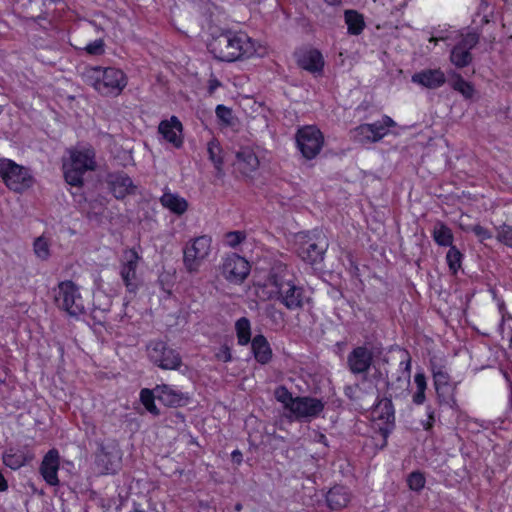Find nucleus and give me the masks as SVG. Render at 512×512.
<instances>
[{
  "label": "nucleus",
  "mask_w": 512,
  "mask_h": 512,
  "mask_svg": "<svg viewBox=\"0 0 512 512\" xmlns=\"http://www.w3.org/2000/svg\"><path fill=\"white\" fill-rule=\"evenodd\" d=\"M209 49L214 57L226 62L250 58L256 53L253 40L243 32H225L216 37Z\"/></svg>",
  "instance_id": "1"
},
{
  "label": "nucleus",
  "mask_w": 512,
  "mask_h": 512,
  "mask_svg": "<svg viewBox=\"0 0 512 512\" xmlns=\"http://www.w3.org/2000/svg\"><path fill=\"white\" fill-rule=\"evenodd\" d=\"M83 75L86 82L104 96H118L127 86L124 72L114 67H87Z\"/></svg>",
  "instance_id": "2"
},
{
  "label": "nucleus",
  "mask_w": 512,
  "mask_h": 512,
  "mask_svg": "<svg viewBox=\"0 0 512 512\" xmlns=\"http://www.w3.org/2000/svg\"><path fill=\"white\" fill-rule=\"evenodd\" d=\"M270 282L275 287L276 299L289 310L301 309L307 300L304 289L294 284L285 266L272 269Z\"/></svg>",
  "instance_id": "3"
},
{
  "label": "nucleus",
  "mask_w": 512,
  "mask_h": 512,
  "mask_svg": "<svg viewBox=\"0 0 512 512\" xmlns=\"http://www.w3.org/2000/svg\"><path fill=\"white\" fill-rule=\"evenodd\" d=\"M64 176L69 185L81 186L83 175L96 168L95 151L91 148L70 151V161L64 164Z\"/></svg>",
  "instance_id": "4"
},
{
  "label": "nucleus",
  "mask_w": 512,
  "mask_h": 512,
  "mask_svg": "<svg viewBox=\"0 0 512 512\" xmlns=\"http://www.w3.org/2000/svg\"><path fill=\"white\" fill-rule=\"evenodd\" d=\"M0 177L15 192H22L33 184L29 170L9 159H0Z\"/></svg>",
  "instance_id": "5"
},
{
  "label": "nucleus",
  "mask_w": 512,
  "mask_h": 512,
  "mask_svg": "<svg viewBox=\"0 0 512 512\" xmlns=\"http://www.w3.org/2000/svg\"><path fill=\"white\" fill-rule=\"evenodd\" d=\"M54 300L60 309L71 316H78L84 312V304L79 288L73 281L60 282L55 289Z\"/></svg>",
  "instance_id": "6"
},
{
  "label": "nucleus",
  "mask_w": 512,
  "mask_h": 512,
  "mask_svg": "<svg viewBox=\"0 0 512 512\" xmlns=\"http://www.w3.org/2000/svg\"><path fill=\"white\" fill-rule=\"evenodd\" d=\"M211 249V238L203 235L195 238L183 251V263L189 273H197Z\"/></svg>",
  "instance_id": "7"
},
{
  "label": "nucleus",
  "mask_w": 512,
  "mask_h": 512,
  "mask_svg": "<svg viewBox=\"0 0 512 512\" xmlns=\"http://www.w3.org/2000/svg\"><path fill=\"white\" fill-rule=\"evenodd\" d=\"M296 143L303 157L311 160L320 153L324 144V137L317 127L305 126L297 131Z\"/></svg>",
  "instance_id": "8"
},
{
  "label": "nucleus",
  "mask_w": 512,
  "mask_h": 512,
  "mask_svg": "<svg viewBox=\"0 0 512 512\" xmlns=\"http://www.w3.org/2000/svg\"><path fill=\"white\" fill-rule=\"evenodd\" d=\"M395 124L392 118L384 116L380 121L357 126L351 130V134L354 141L360 144L378 142L388 133V128L394 127Z\"/></svg>",
  "instance_id": "9"
},
{
  "label": "nucleus",
  "mask_w": 512,
  "mask_h": 512,
  "mask_svg": "<svg viewBox=\"0 0 512 512\" xmlns=\"http://www.w3.org/2000/svg\"><path fill=\"white\" fill-rule=\"evenodd\" d=\"M479 39L480 35L475 31L462 33L459 41L450 51V62L457 68H464L470 65L473 60L470 51L478 44Z\"/></svg>",
  "instance_id": "10"
},
{
  "label": "nucleus",
  "mask_w": 512,
  "mask_h": 512,
  "mask_svg": "<svg viewBox=\"0 0 512 512\" xmlns=\"http://www.w3.org/2000/svg\"><path fill=\"white\" fill-rule=\"evenodd\" d=\"M147 351L149 359L162 369L176 370L182 363L179 353L168 347L163 341L150 342Z\"/></svg>",
  "instance_id": "11"
},
{
  "label": "nucleus",
  "mask_w": 512,
  "mask_h": 512,
  "mask_svg": "<svg viewBox=\"0 0 512 512\" xmlns=\"http://www.w3.org/2000/svg\"><path fill=\"white\" fill-rule=\"evenodd\" d=\"M324 410V403L312 397H295L291 403V414L297 420L310 421Z\"/></svg>",
  "instance_id": "12"
},
{
  "label": "nucleus",
  "mask_w": 512,
  "mask_h": 512,
  "mask_svg": "<svg viewBox=\"0 0 512 512\" xmlns=\"http://www.w3.org/2000/svg\"><path fill=\"white\" fill-rule=\"evenodd\" d=\"M250 265L237 254L228 255L221 266L222 275L232 283H241L249 274Z\"/></svg>",
  "instance_id": "13"
},
{
  "label": "nucleus",
  "mask_w": 512,
  "mask_h": 512,
  "mask_svg": "<svg viewBox=\"0 0 512 512\" xmlns=\"http://www.w3.org/2000/svg\"><path fill=\"white\" fill-rule=\"evenodd\" d=\"M106 182L115 198L123 199L127 195L134 194L136 186L132 179L124 172H112L106 177Z\"/></svg>",
  "instance_id": "14"
},
{
  "label": "nucleus",
  "mask_w": 512,
  "mask_h": 512,
  "mask_svg": "<svg viewBox=\"0 0 512 512\" xmlns=\"http://www.w3.org/2000/svg\"><path fill=\"white\" fill-rule=\"evenodd\" d=\"M125 262L121 266L120 275L129 292H135L138 288L137 265L139 256L136 251L125 252Z\"/></svg>",
  "instance_id": "15"
},
{
  "label": "nucleus",
  "mask_w": 512,
  "mask_h": 512,
  "mask_svg": "<svg viewBox=\"0 0 512 512\" xmlns=\"http://www.w3.org/2000/svg\"><path fill=\"white\" fill-rule=\"evenodd\" d=\"M373 360L372 352L363 346L353 349L347 358L349 369L354 374L367 373Z\"/></svg>",
  "instance_id": "16"
},
{
  "label": "nucleus",
  "mask_w": 512,
  "mask_h": 512,
  "mask_svg": "<svg viewBox=\"0 0 512 512\" xmlns=\"http://www.w3.org/2000/svg\"><path fill=\"white\" fill-rule=\"evenodd\" d=\"M260 165V161L249 147H242L236 152L235 168L244 176H251Z\"/></svg>",
  "instance_id": "17"
},
{
  "label": "nucleus",
  "mask_w": 512,
  "mask_h": 512,
  "mask_svg": "<svg viewBox=\"0 0 512 512\" xmlns=\"http://www.w3.org/2000/svg\"><path fill=\"white\" fill-rule=\"evenodd\" d=\"M158 131L166 141L173 144L176 148L182 146V124L176 116H172L170 120L161 121Z\"/></svg>",
  "instance_id": "18"
},
{
  "label": "nucleus",
  "mask_w": 512,
  "mask_h": 512,
  "mask_svg": "<svg viewBox=\"0 0 512 512\" xmlns=\"http://www.w3.org/2000/svg\"><path fill=\"white\" fill-rule=\"evenodd\" d=\"M157 398L169 407L184 406L189 401V396L167 384L158 385L155 388Z\"/></svg>",
  "instance_id": "19"
},
{
  "label": "nucleus",
  "mask_w": 512,
  "mask_h": 512,
  "mask_svg": "<svg viewBox=\"0 0 512 512\" xmlns=\"http://www.w3.org/2000/svg\"><path fill=\"white\" fill-rule=\"evenodd\" d=\"M300 239L298 254L305 262L314 264L323 260L326 244L319 245L311 239L306 240L305 236H300Z\"/></svg>",
  "instance_id": "20"
},
{
  "label": "nucleus",
  "mask_w": 512,
  "mask_h": 512,
  "mask_svg": "<svg viewBox=\"0 0 512 512\" xmlns=\"http://www.w3.org/2000/svg\"><path fill=\"white\" fill-rule=\"evenodd\" d=\"M413 83L428 89H437L446 82L444 72L438 69H425L412 75Z\"/></svg>",
  "instance_id": "21"
},
{
  "label": "nucleus",
  "mask_w": 512,
  "mask_h": 512,
  "mask_svg": "<svg viewBox=\"0 0 512 512\" xmlns=\"http://www.w3.org/2000/svg\"><path fill=\"white\" fill-rule=\"evenodd\" d=\"M59 469V454L55 449L50 450L43 458L40 472L44 480L51 486L58 485L57 472Z\"/></svg>",
  "instance_id": "22"
},
{
  "label": "nucleus",
  "mask_w": 512,
  "mask_h": 512,
  "mask_svg": "<svg viewBox=\"0 0 512 512\" xmlns=\"http://www.w3.org/2000/svg\"><path fill=\"white\" fill-rule=\"evenodd\" d=\"M297 63L302 69L311 73H321L324 67L322 54L316 49L301 52Z\"/></svg>",
  "instance_id": "23"
},
{
  "label": "nucleus",
  "mask_w": 512,
  "mask_h": 512,
  "mask_svg": "<svg viewBox=\"0 0 512 512\" xmlns=\"http://www.w3.org/2000/svg\"><path fill=\"white\" fill-rule=\"evenodd\" d=\"M160 203L164 208L176 215H182L188 209V202L186 199L179 196L177 193H172L170 191L164 192L160 197Z\"/></svg>",
  "instance_id": "24"
},
{
  "label": "nucleus",
  "mask_w": 512,
  "mask_h": 512,
  "mask_svg": "<svg viewBox=\"0 0 512 512\" xmlns=\"http://www.w3.org/2000/svg\"><path fill=\"white\" fill-rule=\"evenodd\" d=\"M252 351L255 359L261 363L266 364L271 360L272 350L267 339L262 335H256L251 341Z\"/></svg>",
  "instance_id": "25"
},
{
  "label": "nucleus",
  "mask_w": 512,
  "mask_h": 512,
  "mask_svg": "<svg viewBox=\"0 0 512 512\" xmlns=\"http://www.w3.org/2000/svg\"><path fill=\"white\" fill-rule=\"evenodd\" d=\"M326 501L331 509H342L350 502V494L345 487L334 486L328 491Z\"/></svg>",
  "instance_id": "26"
},
{
  "label": "nucleus",
  "mask_w": 512,
  "mask_h": 512,
  "mask_svg": "<svg viewBox=\"0 0 512 512\" xmlns=\"http://www.w3.org/2000/svg\"><path fill=\"white\" fill-rule=\"evenodd\" d=\"M373 417L384 421L385 423H393L394 407L390 398L381 399L372 411Z\"/></svg>",
  "instance_id": "27"
},
{
  "label": "nucleus",
  "mask_w": 512,
  "mask_h": 512,
  "mask_svg": "<svg viewBox=\"0 0 512 512\" xmlns=\"http://www.w3.org/2000/svg\"><path fill=\"white\" fill-rule=\"evenodd\" d=\"M432 236H433L434 241L440 246H444V247L453 246L452 243H453L454 237H453L452 230L447 225H445L443 222H440V221L436 222V224L434 225L433 231H432Z\"/></svg>",
  "instance_id": "28"
},
{
  "label": "nucleus",
  "mask_w": 512,
  "mask_h": 512,
  "mask_svg": "<svg viewBox=\"0 0 512 512\" xmlns=\"http://www.w3.org/2000/svg\"><path fill=\"white\" fill-rule=\"evenodd\" d=\"M434 385L439 397H444L449 389L448 373L442 368L432 364Z\"/></svg>",
  "instance_id": "29"
},
{
  "label": "nucleus",
  "mask_w": 512,
  "mask_h": 512,
  "mask_svg": "<svg viewBox=\"0 0 512 512\" xmlns=\"http://www.w3.org/2000/svg\"><path fill=\"white\" fill-rule=\"evenodd\" d=\"M345 23L348 33L352 35H359L365 27L363 16L355 10L345 11Z\"/></svg>",
  "instance_id": "30"
},
{
  "label": "nucleus",
  "mask_w": 512,
  "mask_h": 512,
  "mask_svg": "<svg viewBox=\"0 0 512 512\" xmlns=\"http://www.w3.org/2000/svg\"><path fill=\"white\" fill-rule=\"evenodd\" d=\"M207 151L209 155V159L214 164L215 169L217 170V176H223V157H222V149L218 142L212 140L208 143Z\"/></svg>",
  "instance_id": "31"
},
{
  "label": "nucleus",
  "mask_w": 512,
  "mask_h": 512,
  "mask_svg": "<svg viewBox=\"0 0 512 512\" xmlns=\"http://www.w3.org/2000/svg\"><path fill=\"white\" fill-rule=\"evenodd\" d=\"M406 370L408 373L405 377H397L396 382L388 383V389L391 391L390 397H398L407 390L410 378V359L407 361Z\"/></svg>",
  "instance_id": "32"
},
{
  "label": "nucleus",
  "mask_w": 512,
  "mask_h": 512,
  "mask_svg": "<svg viewBox=\"0 0 512 512\" xmlns=\"http://www.w3.org/2000/svg\"><path fill=\"white\" fill-rule=\"evenodd\" d=\"M236 331L238 343L240 345H247L251 340L250 322L247 318L242 317L236 322Z\"/></svg>",
  "instance_id": "33"
},
{
  "label": "nucleus",
  "mask_w": 512,
  "mask_h": 512,
  "mask_svg": "<svg viewBox=\"0 0 512 512\" xmlns=\"http://www.w3.org/2000/svg\"><path fill=\"white\" fill-rule=\"evenodd\" d=\"M452 88L462 94L466 99H470L474 95V87L470 82L463 79L460 74H455V78L451 83Z\"/></svg>",
  "instance_id": "34"
},
{
  "label": "nucleus",
  "mask_w": 512,
  "mask_h": 512,
  "mask_svg": "<svg viewBox=\"0 0 512 512\" xmlns=\"http://www.w3.org/2000/svg\"><path fill=\"white\" fill-rule=\"evenodd\" d=\"M446 260L450 271L456 274L461 268L462 253L455 246H451L446 254Z\"/></svg>",
  "instance_id": "35"
},
{
  "label": "nucleus",
  "mask_w": 512,
  "mask_h": 512,
  "mask_svg": "<svg viewBox=\"0 0 512 512\" xmlns=\"http://www.w3.org/2000/svg\"><path fill=\"white\" fill-rule=\"evenodd\" d=\"M110 453L104 446L100 447L99 453L96 456V463L103 473H110L114 471L113 463L109 457Z\"/></svg>",
  "instance_id": "36"
},
{
  "label": "nucleus",
  "mask_w": 512,
  "mask_h": 512,
  "mask_svg": "<svg viewBox=\"0 0 512 512\" xmlns=\"http://www.w3.org/2000/svg\"><path fill=\"white\" fill-rule=\"evenodd\" d=\"M25 462H26V458L23 453H19V452L12 453L10 451L3 455V463L7 467H9L13 470H16V469H19L20 467H22L25 464Z\"/></svg>",
  "instance_id": "37"
},
{
  "label": "nucleus",
  "mask_w": 512,
  "mask_h": 512,
  "mask_svg": "<svg viewBox=\"0 0 512 512\" xmlns=\"http://www.w3.org/2000/svg\"><path fill=\"white\" fill-rule=\"evenodd\" d=\"M154 394L149 389H143L140 393V399L145 408L152 414L158 415L159 410L154 403Z\"/></svg>",
  "instance_id": "38"
},
{
  "label": "nucleus",
  "mask_w": 512,
  "mask_h": 512,
  "mask_svg": "<svg viewBox=\"0 0 512 512\" xmlns=\"http://www.w3.org/2000/svg\"><path fill=\"white\" fill-rule=\"evenodd\" d=\"M34 252L36 256L42 260H46L49 258V243L44 237H38L34 241Z\"/></svg>",
  "instance_id": "39"
},
{
  "label": "nucleus",
  "mask_w": 512,
  "mask_h": 512,
  "mask_svg": "<svg viewBox=\"0 0 512 512\" xmlns=\"http://www.w3.org/2000/svg\"><path fill=\"white\" fill-rule=\"evenodd\" d=\"M408 486L413 491H420L424 488L425 477L420 472H412L407 479Z\"/></svg>",
  "instance_id": "40"
},
{
  "label": "nucleus",
  "mask_w": 512,
  "mask_h": 512,
  "mask_svg": "<svg viewBox=\"0 0 512 512\" xmlns=\"http://www.w3.org/2000/svg\"><path fill=\"white\" fill-rule=\"evenodd\" d=\"M276 398L284 404L285 408L291 410V403L295 400V397L285 387L276 390Z\"/></svg>",
  "instance_id": "41"
},
{
  "label": "nucleus",
  "mask_w": 512,
  "mask_h": 512,
  "mask_svg": "<svg viewBox=\"0 0 512 512\" xmlns=\"http://www.w3.org/2000/svg\"><path fill=\"white\" fill-rule=\"evenodd\" d=\"M216 116L226 125L233 124L232 110L224 105H218L216 107Z\"/></svg>",
  "instance_id": "42"
},
{
  "label": "nucleus",
  "mask_w": 512,
  "mask_h": 512,
  "mask_svg": "<svg viewBox=\"0 0 512 512\" xmlns=\"http://www.w3.org/2000/svg\"><path fill=\"white\" fill-rule=\"evenodd\" d=\"M245 239V234L240 231H232L226 234V241L230 247H236Z\"/></svg>",
  "instance_id": "43"
},
{
  "label": "nucleus",
  "mask_w": 512,
  "mask_h": 512,
  "mask_svg": "<svg viewBox=\"0 0 512 512\" xmlns=\"http://www.w3.org/2000/svg\"><path fill=\"white\" fill-rule=\"evenodd\" d=\"M500 241L508 246H512V226L503 225L498 233Z\"/></svg>",
  "instance_id": "44"
},
{
  "label": "nucleus",
  "mask_w": 512,
  "mask_h": 512,
  "mask_svg": "<svg viewBox=\"0 0 512 512\" xmlns=\"http://www.w3.org/2000/svg\"><path fill=\"white\" fill-rule=\"evenodd\" d=\"M85 50L91 55H101L104 52V42L101 39L95 40L88 44Z\"/></svg>",
  "instance_id": "45"
},
{
  "label": "nucleus",
  "mask_w": 512,
  "mask_h": 512,
  "mask_svg": "<svg viewBox=\"0 0 512 512\" xmlns=\"http://www.w3.org/2000/svg\"><path fill=\"white\" fill-rule=\"evenodd\" d=\"M472 231L480 238L481 241L491 238L490 232L481 225L473 226Z\"/></svg>",
  "instance_id": "46"
},
{
  "label": "nucleus",
  "mask_w": 512,
  "mask_h": 512,
  "mask_svg": "<svg viewBox=\"0 0 512 512\" xmlns=\"http://www.w3.org/2000/svg\"><path fill=\"white\" fill-rule=\"evenodd\" d=\"M414 381L417 387V390L425 391L426 390V378L422 373H417L414 377Z\"/></svg>",
  "instance_id": "47"
},
{
  "label": "nucleus",
  "mask_w": 512,
  "mask_h": 512,
  "mask_svg": "<svg viewBox=\"0 0 512 512\" xmlns=\"http://www.w3.org/2000/svg\"><path fill=\"white\" fill-rule=\"evenodd\" d=\"M217 358L224 362H229L232 358L230 349L227 346L223 347L217 354Z\"/></svg>",
  "instance_id": "48"
},
{
  "label": "nucleus",
  "mask_w": 512,
  "mask_h": 512,
  "mask_svg": "<svg viewBox=\"0 0 512 512\" xmlns=\"http://www.w3.org/2000/svg\"><path fill=\"white\" fill-rule=\"evenodd\" d=\"M425 401V391L417 390L413 395V402L417 405L422 404Z\"/></svg>",
  "instance_id": "49"
},
{
  "label": "nucleus",
  "mask_w": 512,
  "mask_h": 512,
  "mask_svg": "<svg viewBox=\"0 0 512 512\" xmlns=\"http://www.w3.org/2000/svg\"><path fill=\"white\" fill-rule=\"evenodd\" d=\"M220 85H221V83L216 78L210 79L209 80V92L213 93Z\"/></svg>",
  "instance_id": "50"
},
{
  "label": "nucleus",
  "mask_w": 512,
  "mask_h": 512,
  "mask_svg": "<svg viewBox=\"0 0 512 512\" xmlns=\"http://www.w3.org/2000/svg\"><path fill=\"white\" fill-rule=\"evenodd\" d=\"M232 459L236 463L240 464L242 461V453L239 450H235L232 452Z\"/></svg>",
  "instance_id": "51"
},
{
  "label": "nucleus",
  "mask_w": 512,
  "mask_h": 512,
  "mask_svg": "<svg viewBox=\"0 0 512 512\" xmlns=\"http://www.w3.org/2000/svg\"><path fill=\"white\" fill-rule=\"evenodd\" d=\"M428 417H429V421H428L427 425L424 426V428L426 430H428V429H430L432 427V423L434 421V415H433L432 411H429Z\"/></svg>",
  "instance_id": "52"
},
{
  "label": "nucleus",
  "mask_w": 512,
  "mask_h": 512,
  "mask_svg": "<svg viewBox=\"0 0 512 512\" xmlns=\"http://www.w3.org/2000/svg\"><path fill=\"white\" fill-rule=\"evenodd\" d=\"M317 440L321 443H323L324 445H327L326 443V436L324 434H318L317 435Z\"/></svg>",
  "instance_id": "53"
},
{
  "label": "nucleus",
  "mask_w": 512,
  "mask_h": 512,
  "mask_svg": "<svg viewBox=\"0 0 512 512\" xmlns=\"http://www.w3.org/2000/svg\"><path fill=\"white\" fill-rule=\"evenodd\" d=\"M326 3H328L329 5H334L338 2H340V0H324Z\"/></svg>",
  "instance_id": "54"
},
{
  "label": "nucleus",
  "mask_w": 512,
  "mask_h": 512,
  "mask_svg": "<svg viewBox=\"0 0 512 512\" xmlns=\"http://www.w3.org/2000/svg\"><path fill=\"white\" fill-rule=\"evenodd\" d=\"M235 509L240 511L242 509V505L240 503L236 504Z\"/></svg>",
  "instance_id": "55"
},
{
  "label": "nucleus",
  "mask_w": 512,
  "mask_h": 512,
  "mask_svg": "<svg viewBox=\"0 0 512 512\" xmlns=\"http://www.w3.org/2000/svg\"><path fill=\"white\" fill-rule=\"evenodd\" d=\"M499 309L501 312L504 310V302L499 303Z\"/></svg>",
  "instance_id": "56"
},
{
  "label": "nucleus",
  "mask_w": 512,
  "mask_h": 512,
  "mask_svg": "<svg viewBox=\"0 0 512 512\" xmlns=\"http://www.w3.org/2000/svg\"><path fill=\"white\" fill-rule=\"evenodd\" d=\"M429 41H430V42H434V43H437V41H438V38H435V37H431Z\"/></svg>",
  "instance_id": "57"
},
{
  "label": "nucleus",
  "mask_w": 512,
  "mask_h": 512,
  "mask_svg": "<svg viewBox=\"0 0 512 512\" xmlns=\"http://www.w3.org/2000/svg\"><path fill=\"white\" fill-rule=\"evenodd\" d=\"M130 512H143V511H140V510L135 509V510L130 511Z\"/></svg>",
  "instance_id": "58"
}]
</instances>
